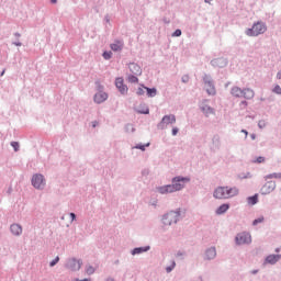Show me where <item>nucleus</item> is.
Returning <instances> with one entry per match:
<instances>
[{"mask_svg": "<svg viewBox=\"0 0 281 281\" xmlns=\"http://www.w3.org/2000/svg\"><path fill=\"white\" fill-rule=\"evenodd\" d=\"M186 181H190L188 178L176 177L172 179V184L164 186L158 188L160 194H172V192H179L183 190Z\"/></svg>", "mask_w": 281, "mask_h": 281, "instance_id": "f257e3e1", "label": "nucleus"}, {"mask_svg": "<svg viewBox=\"0 0 281 281\" xmlns=\"http://www.w3.org/2000/svg\"><path fill=\"white\" fill-rule=\"evenodd\" d=\"M239 190L236 187H217L214 190V199H234L238 196Z\"/></svg>", "mask_w": 281, "mask_h": 281, "instance_id": "f03ea898", "label": "nucleus"}, {"mask_svg": "<svg viewBox=\"0 0 281 281\" xmlns=\"http://www.w3.org/2000/svg\"><path fill=\"white\" fill-rule=\"evenodd\" d=\"M267 32V25L262 22H257L252 25L251 29L246 31L247 36H260Z\"/></svg>", "mask_w": 281, "mask_h": 281, "instance_id": "7ed1b4c3", "label": "nucleus"}, {"mask_svg": "<svg viewBox=\"0 0 281 281\" xmlns=\"http://www.w3.org/2000/svg\"><path fill=\"white\" fill-rule=\"evenodd\" d=\"M179 216H181L179 212L171 211L162 217V223L164 225H172V223H177V221H179Z\"/></svg>", "mask_w": 281, "mask_h": 281, "instance_id": "20e7f679", "label": "nucleus"}, {"mask_svg": "<svg viewBox=\"0 0 281 281\" xmlns=\"http://www.w3.org/2000/svg\"><path fill=\"white\" fill-rule=\"evenodd\" d=\"M32 186L36 188V190H43L45 188V177L41 173H36L32 178Z\"/></svg>", "mask_w": 281, "mask_h": 281, "instance_id": "39448f33", "label": "nucleus"}, {"mask_svg": "<svg viewBox=\"0 0 281 281\" xmlns=\"http://www.w3.org/2000/svg\"><path fill=\"white\" fill-rule=\"evenodd\" d=\"M236 245H249L251 243V234L249 233H239L237 234L236 238Z\"/></svg>", "mask_w": 281, "mask_h": 281, "instance_id": "423d86ee", "label": "nucleus"}, {"mask_svg": "<svg viewBox=\"0 0 281 281\" xmlns=\"http://www.w3.org/2000/svg\"><path fill=\"white\" fill-rule=\"evenodd\" d=\"M177 116L175 114L165 115L160 123L158 124V128H166L169 124H176Z\"/></svg>", "mask_w": 281, "mask_h": 281, "instance_id": "0eeeda50", "label": "nucleus"}, {"mask_svg": "<svg viewBox=\"0 0 281 281\" xmlns=\"http://www.w3.org/2000/svg\"><path fill=\"white\" fill-rule=\"evenodd\" d=\"M115 87L122 93V95H126L128 93V87L124 85V78L119 77L115 79Z\"/></svg>", "mask_w": 281, "mask_h": 281, "instance_id": "6e6552de", "label": "nucleus"}, {"mask_svg": "<svg viewBox=\"0 0 281 281\" xmlns=\"http://www.w3.org/2000/svg\"><path fill=\"white\" fill-rule=\"evenodd\" d=\"M276 190V182L274 181H268L263 184V187L260 190V193L263 195L271 194Z\"/></svg>", "mask_w": 281, "mask_h": 281, "instance_id": "1a4fd4ad", "label": "nucleus"}, {"mask_svg": "<svg viewBox=\"0 0 281 281\" xmlns=\"http://www.w3.org/2000/svg\"><path fill=\"white\" fill-rule=\"evenodd\" d=\"M106 100H109V94L104 91H99L93 97V101L97 104H102V102H106Z\"/></svg>", "mask_w": 281, "mask_h": 281, "instance_id": "9d476101", "label": "nucleus"}, {"mask_svg": "<svg viewBox=\"0 0 281 281\" xmlns=\"http://www.w3.org/2000/svg\"><path fill=\"white\" fill-rule=\"evenodd\" d=\"M206 92L209 95H216V88H214V83H212V80H210V77L204 78Z\"/></svg>", "mask_w": 281, "mask_h": 281, "instance_id": "9b49d317", "label": "nucleus"}, {"mask_svg": "<svg viewBox=\"0 0 281 281\" xmlns=\"http://www.w3.org/2000/svg\"><path fill=\"white\" fill-rule=\"evenodd\" d=\"M82 267V261L76 260V259H69L68 261V269H71V271H80V268Z\"/></svg>", "mask_w": 281, "mask_h": 281, "instance_id": "f8f14e48", "label": "nucleus"}, {"mask_svg": "<svg viewBox=\"0 0 281 281\" xmlns=\"http://www.w3.org/2000/svg\"><path fill=\"white\" fill-rule=\"evenodd\" d=\"M110 47H111L112 52H122V49H124V42L116 40V41H114V43H112L110 45Z\"/></svg>", "mask_w": 281, "mask_h": 281, "instance_id": "ddd939ff", "label": "nucleus"}, {"mask_svg": "<svg viewBox=\"0 0 281 281\" xmlns=\"http://www.w3.org/2000/svg\"><path fill=\"white\" fill-rule=\"evenodd\" d=\"M10 229L13 236H21L23 234V227L19 224H12Z\"/></svg>", "mask_w": 281, "mask_h": 281, "instance_id": "4468645a", "label": "nucleus"}, {"mask_svg": "<svg viewBox=\"0 0 281 281\" xmlns=\"http://www.w3.org/2000/svg\"><path fill=\"white\" fill-rule=\"evenodd\" d=\"M130 71L134 74V76H139L142 74V67L135 63H132L130 64Z\"/></svg>", "mask_w": 281, "mask_h": 281, "instance_id": "2eb2a0df", "label": "nucleus"}, {"mask_svg": "<svg viewBox=\"0 0 281 281\" xmlns=\"http://www.w3.org/2000/svg\"><path fill=\"white\" fill-rule=\"evenodd\" d=\"M254 95H256V93L254 92L252 89H249V88L244 89L243 94H241V97L245 98L246 100L254 99Z\"/></svg>", "mask_w": 281, "mask_h": 281, "instance_id": "dca6fc26", "label": "nucleus"}, {"mask_svg": "<svg viewBox=\"0 0 281 281\" xmlns=\"http://www.w3.org/2000/svg\"><path fill=\"white\" fill-rule=\"evenodd\" d=\"M280 258H281V255H269L266 258V262H268L269 265H276V262H278Z\"/></svg>", "mask_w": 281, "mask_h": 281, "instance_id": "f3484780", "label": "nucleus"}, {"mask_svg": "<svg viewBox=\"0 0 281 281\" xmlns=\"http://www.w3.org/2000/svg\"><path fill=\"white\" fill-rule=\"evenodd\" d=\"M243 89H240L239 87H233L231 90L232 95H234L235 98H243Z\"/></svg>", "mask_w": 281, "mask_h": 281, "instance_id": "a211bd4d", "label": "nucleus"}, {"mask_svg": "<svg viewBox=\"0 0 281 281\" xmlns=\"http://www.w3.org/2000/svg\"><path fill=\"white\" fill-rule=\"evenodd\" d=\"M205 256H206L207 260H212V259L216 258V248L207 249Z\"/></svg>", "mask_w": 281, "mask_h": 281, "instance_id": "6ab92c4d", "label": "nucleus"}, {"mask_svg": "<svg viewBox=\"0 0 281 281\" xmlns=\"http://www.w3.org/2000/svg\"><path fill=\"white\" fill-rule=\"evenodd\" d=\"M144 89L147 91L148 98H155V95H157V89L148 87H144Z\"/></svg>", "mask_w": 281, "mask_h": 281, "instance_id": "aec40b11", "label": "nucleus"}, {"mask_svg": "<svg viewBox=\"0 0 281 281\" xmlns=\"http://www.w3.org/2000/svg\"><path fill=\"white\" fill-rule=\"evenodd\" d=\"M227 210H229V204H222V205L216 210V214H218V215L225 214V212H227Z\"/></svg>", "mask_w": 281, "mask_h": 281, "instance_id": "412c9836", "label": "nucleus"}, {"mask_svg": "<svg viewBox=\"0 0 281 281\" xmlns=\"http://www.w3.org/2000/svg\"><path fill=\"white\" fill-rule=\"evenodd\" d=\"M148 249H150V247H139V248H135L132 254L133 256L137 255V254H144V251H148Z\"/></svg>", "mask_w": 281, "mask_h": 281, "instance_id": "4be33fe9", "label": "nucleus"}, {"mask_svg": "<svg viewBox=\"0 0 281 281\" xmlns=\"http://www.w3.org/2000/svg\"><path fill=\"white\" fill-rule=\"evenodd\" d=\"M248 203L249 205H256V203H258V195H252L248 198Z\"/></svg>", "mask_w": 281, "mask_h": 281, "instance_id": "5701e85b", "label": "nucleus"}, {"mask_svg": "<svg viewBox=\"0 0 281 281\" xmlns=\"http://www.w3.org/2000/svg\"><path fill=\"white\" fill-rule=\"evenodd\" d=\"M203 113H205V115H211L212 113H214V110L210 106H205L202 108Z\"/></svg>", "mask_w": 281, "mask_h": 281, "instance_id": "b1692460", "label": "nucleus"}, {"mask_svg": "<svg viewBox=\"0 0 281 281\" xmlns=\"http://www.w3.org/2000/svg\"><path fill=\"white\" fill-rule=\"evenodd\" d=\"M266 179H281V173H271L266 176Z\"/></svg>", "mask_w": 281, "mask_h": 281, "instance_id": "393cba45", "label": "nucleus"}, {"mask_svg": "<svg viewBox=\"0 0 281 281\" xmlns=\"http://www.w3.org/2000/svg\"><path fill=\"white\" fill-rule=\"evenodd\" d=\"M128 82L135 83V82H139V79L136 76H128L127 78Z\"/></svg>", "mask_w": 281, "mask_h": 281, "instance_id": "a878e982", "label": "nucleus"}, {"mask_svg": "<svg viewBox=\"0 0 281 281\" xmlns=\"http://www.w3.org/2000/svg\"><path fill=\"white\" fill-rule=\"evenodd\" d=\"M86 273H88V276H91V274L95 273V269L93 267L89 266L86 269Z\"/></svg>", "mask_w": 281, "mask_h": 281, "instance_id": "bb28decb", "label": "nucleus"}, {"mask_svg": "<svg viewBox=\"0 0 281 281\" xmlns=\"http://www.w3.org/2000/svg\"><path fill=\"white\" fill-rule=\"evenodd\" d=\"M273 93H277V95H281V87L279 85L274 86Z\"/></svg>", "mask_w": 281, "mask_h": 281, "instance_id": "cd10ccee", "label": "nucleus"}, {"mask_svg": "<svg viewBox=\"0 0 281 281\" xmlns=\"http://www.w3.org/2000/svg\"><path fill=\"white\" fill-rule=\"evenodd\" d=\"M11 146H12V148H14L15 153H19V148H20L19 142H12Z\"/></svg>", "mask_w": 281, "mask_h": 281, "instance_id": "c85d7f7f", "label": "nucleus"}, {"mask_svg": "<svg viewBox=\"0 0 281 281\" xmlns=\"http://www.w3.org/2000/svg\"><path fill=\"white\" fill-rule=\"evenodd\" d=\"M263 222H265V216H260L252 222V225H258V223H263Z\"/></svg>", "mask_w": 281, "mask_h": 281, "instance_id": "c756f323", "label": "nucleus"}, {"mask_svg": "<svg viewBox=\"0 0 281 281\" xmlns=\"http://www.w3.org/2000/svg\"><path fill=\"white\" fill-rule=\"evenodd\" d=\"M111 56H113V53H111V52H104V53H103V58H104L105 60H109V59L111 58Z\"/></svg>", "mask_w": 281, "mask_h": 281, "instance_id": "7c9ffc66", "label": "nucleus"}, {"mask_svg": "<svg viewBox=\"0 0 281 281\" xmlns=\"http://www.w3.org/2000/svg\"><path fill=\"white\" fill-rule=\"evenodd\" d=\"M59 260H60V257H56L53 261H50L49 266L56 267V265H58Z\"/></svg>", "mask_w": 281, "mask_h": 281, "instance_id": "2f4dec72", "label": "nucleus"}, {"mask_svg": "<svg viewBox=\"0 0 281 281\" xmlns=\"http://www.w3.org/2000/svg\"><path fill=\"white\" fill-rule=\"evenodd\" d=\"M138 113H143L144 115H148V113H149L148 106H145L143 110L139 109Z\"/></svg>", "mask_w": 281, "mask_h": 281, "instance_id": "473e14b6", "label": "nucleus"}, {"mask_svg": "<svg viewBox=\"0 0 281 281\" xmlns=\"http://www.w3.org/2000/svg\"><path fill=\"white\" fill-rule=\"evenodd\" d=\"M255 164H265V157L262 156L257 157V159L255 160Z\"/></svg>", "mask_w": 281, "mask_h": 281, "instance_id": "72a5a7b5", "label": "nucleus"}, {"mask_svg": "<svg viewBox=\"0 0 281 281\" xmlns=\"http://www.w3.org/2000/svg\"><path fill=\"white\" fill-rule=\"evenodd\" d=\"M176 266H177V263L175 261H172L171 267L166 268L167 273H170V271H172V269H175Z\"/></svg>", "mask_w": 281, "mask_h": 281, "instance_id": "f704fd0d", "label": "nucleus"}, {"mask_svg": "<svg viewBox=\"0 0 281 281\" xmlns=\"http://www.w3.org/2000/svg\"><path fill=\"white\" fill-rule=\"evenodd\" d=\"M145 91H146V89H144V87H143V88H138L136 93H137V95H144Z\"/></svg>", "mask_w": 281, "mask_h": 281, "instance_id": "c9c22d12", "label": "nucleus"}, {"mask_svg": "<svg viewBox=\"0 0 281 281\" xmlns=\"http://www.w3.org/2000/svg\"><path fill=\"white\" fill-rule=\"evenodd\" d=\"M178 133H179V127H173V128L171 130V134H172L173 136L178 135Z\"/></svg>", "mask_w": 281, "mask_h": 281, "instance_id": "e433bc0d", "label": "nucleus"}, {"mask_svg": "<svg viewBox=\"0 0 281 281\" xmlns=\"http://www.w3.org/2000/svg\"><path fill=\"white\" fill-rule=\"evenodd\" d=\"M172 36H181V30H176L172 34Z\"/></svg>", "mask_w": 281, "mask_h": 281, "instance_id": "4c0bfd02", "label": "nucleus"}, {"mask_svg": "<svg viewBox=\"0 0 281 281\" xmlns=\"http://www.w3.org/2000/svg\"><path fill=\"white\" fill-rule=\"evenodd\" d=\"M136 148H138L139 150H146V146H144V145H138V146H136Z\"/></svg>", "mask_w": 281, "mask_h": 281, "instance_id": "58836bf2", "label": "nucleus"}, {"mask_svg": "<svg viewBox=\"0 0 281 281\" xmlns=\"http://www.w3.org/2000/svg\"><path fill=\"white\" fill-rule=\"evenodd\" d=\"M188 80H190V77H188V76L182 77V82H188Z\"/></svg>", "mask_w": 281, "mask_h": 281, "instance_id": "ea45409f", "label": "nucleus"}, {"mask_svg": "<svg viewBox=\"0 0 281 281\" xmlns=\"http://www.w3.org/2000/svg\"><path fill=\"white\" fill-rule=\"evenodd\" d=\"M258 125H259V128H265V121H260Z\"/></svg>", "mask_w": 281, "mask_h": 281, "instance_id": "a19ab883", "label": "nucleus"}, {"mask_svg": "<svg viewBox=\"0 0 281 281\" xmlns=\"http://www.w3.org/2000/svg\"><path fill=\"white\" fill-rule=\"evenodd\" d=\"M70 218H71V221H76V214L75 213H70Z\"/></svg>", "mask_w": 281, "mask_h": 281, "instance_id": "79ce46f5", "label": "nucleus"}, {"mask_svg": "<svg viewBox=\"0 0 281 281\" xmlns=\"http://www.w3.org/2000/svg\"><path fill=\"white\" fill-rule=\"evenodd\" d=\"M13 45H15L16 47H21V42H15V43H13Z\"/></svg>", "mask_w": 281, "mask_h": 281, "instance_id": "37998d69", "label": "nucleus"}, {"mask_svg": "<svg viewBox=\"0 0 281 281\" xmlns=\"http://www.w3.org/2000/svg\"><path fill=\"white\" fill-rule=\"evenodd\" d=\"M241 133H244L247 137V135H249V132H247V130H243Z\"/></svg>", "mask_w": 281, "mask_h": 281, "instance_id": "c03bdc74", "label": "nucleus"}, {"mask_svg": "<svg viewBox=\"0 0 281 281\" xmlns=\"http://www.w3.org/2000/svg\"><path fill=\"white\" fill-rule=\"evenodd\" d=\"M76 281H91V280H89V279H83V280L77 279Z\"/></svg>", "mask_w": 281, "mask_h": 281, "instance_id": "a18cd8bd", "label": "nucleus"}, {"mask_svg": "<svg viewBox=\"0 0 281 281\" xmlns=\"http://www.w3.org/2000/svg\"><path fill=\"white\" fill-rule=\"evenodd\" d=\"M241 104H244V106H247V101H243Z\"/></svg>", "mask_w": 281, "mask_h": 281, "instance_id": "49530a36", "label": "nucleus"}, {"mask_svg": "<svg viewBox=\"0 0 281 281\" xmlns=\"http://www.w3.org/2000/svg\"><path fill=\"white\" fill-rule=\"evenodd\" d=\"M58 0H50V3H57Z\"/></svg>", "mask_w": 281, "mask_h": 281, "instance_id": "de8ad7c7", "label": "nucleus"}, {"mask_svg": "<svg viewBox=\"0 0 281 281\" xmlns=\"http://www.w3.org/2000/svg\"><path fill=\"white\" fill-rule=\"evenodd\" d=\"M97 124H98V122H94V123H93V127H95V126H97Z\"/></svg>", "mask_w": 281, "mask_h": 281, "instance_id": "09e8293b", "label": "nucleus"}, {"mask_svg": "<svg viewBox=\"0 0 281 281\" xmlns=\"http://www.w3.org/2000/svg\"><path fill=\"white\" fill-rule=\"evenodd\" d=\"M210 1H212V0H205V3H210Z\"/></svg>", "mask_w": 281, "mask_h": 281, "instance_id": "8fccbe9b", "label": "nucleus"}, {"mask_svg": "<svg viewBox=\"0 0 281 281\" xmlns=\"http://www.w3.org/2000/svg\"><path fill=\"white\" fill-rule=\"evenodd\" d=\"M5 74V70H3L2 72H1V76H3Z\"/></svg>", "mask_w": 281, "mask_h": 281, "instance_id": "3c124183", "label": "nucleus"}, {"mask_svg": "<svg viewBox=\"0 0 281 281\" xmlns=\"http://www.w3.org/2000/svg\"><path fill=\"white\" fill-rule=\"evenodd\" d=\"M251 137H252V139H256V136H255V135H252Z\"/></svg>", "mask_w": 281, "mask_h": 281, "instance_id": "603ef678", "label": "nucleus"}, {"mask_svg": "<svg viewBox=\"0 0 281 281\" xmlns=\"http://www.w3.org/2000/svg\"><path fill=\"white\" fill-rule=\"evenodd\" d=\"M276 251H277V254H278V251H280V249H279V248H277V249H276Z\"/></svg>", "mask_w": 281, "mask_h": 281, "instance_id": "864d4df0", "label": "nucleus"}, {"mask_svg": "<svg viewBox=\"0 0 281 281\" xmlns=\"http://www.w3.org/2000/svg\"><path fill=\"white\" fill-rule=\"evenodd\" d=\"M110 281H113V280H110Z\"/></svg>", "mask_w": 281, "mask_h": 281, "instance_id": "5fc2aeb1", "label": "nucleus"}]
</instances>
